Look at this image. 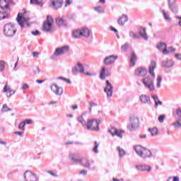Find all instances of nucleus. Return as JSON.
<instances>
[{
	"label": "nucleus",
	"instance_id": "473e14b6",
	"mask_svg": "<svg viewBox=\"0 0 181 181\" xmlns=\"http://www.w3.org/2000/svg\"><path fill=\"white\" fill-rule=\"evenodd\" d=\"M30 4L31 5H37V6H43L44 2L43 0H30Z\"/></svg>",
	"mask_w": 181,
	"mask_h": 181
},
{
	"label": "nucleus",
	"instance_id": "f257e3e1",
	"mask_svg": "<svg viewBox=\"0 0 181 181\" xmlns=\"http://www.w3.org/2000/svg\"><path fill=\"white\" fill-rule=\"evenodd\" d=\"M155 69H156V62L155 61H151L148 71L152 77L147 76L142 79V83L144 84V87L148 88L150 91H153L155 90V85H153V81L155 80V72L153 70H155Z\"/></svg>",
	"mask_w": 181,
	"mask_h": 181
},
{
	"label": "nucleus",
	"instance_id": "338daca9",
	"mask_svg": "<svg viewBox=\"0 0 181 181\" xmlns=\"http://www.w3.org/2000/svg\"><path fill=\"white\" fill-rule=\"evenodd\" d=\"M90 107H97V104L93 101L89 102Z\"/></svg>",
	"mask_w": 181,
	"mask_h": 181
},
{
	"label": "nucleus",
	"instance_id": "a878e982",
	"mask_svg": "<svg viewBox=\"0 0 181 181\" xmlns=\"http://www.w3.org/2000/svg\"><path fill=\"white\" fill-rule=\"evenodd\" d=\"M139 40L140 39H144V40H148V34L146 33V29L141 28L139 31Z\"/></svg>",
	"mask_w": 181,
	"mask_h": 181
},
{
	"label": "nucleus",
	"instance_id": "3c124183",
	"mask_svg": "<svg viewBox=\"0 0 181 181\" xmlns=\"http://www.w3.org/2000/svg\"><path fill=\"white\" fill-rule=\"evenodd\" d=\"M47 172V173H49V175H51V176H52L53 177H57L59 176V175H57V174L54 173L52 170H48Z\"/></svg>",
	"mask_w": 181,
	"mask_h": 181
},
{
	"label": "nucleus",
	"instance_id": "20e7f679",
	"mask_svg": "<svg viewBox=\"0 0 181 181\" xmlns=\"http://www.w3.org/2000/svg\"><path fill=\"white\" fill-rule=\"evenodd\" d=\"M16 27L12 23H6L3 27V34L6 37H13L16 34Z\"/></svg>",
	"mask_w": 181,
	"mask_h": 181
},
{
	"label": "nucleus",
	"instance_id": "a211bd4d",
	"mask_svg": "<svg viewBox=\"0 0 181 181\" xmlns=\"http://www.w3.org/2000/svg\"><path fill=\"white\" fill-rule=\"evenodd\" d=\"M51 90L56 95H62V94H63V88L56 84L51 86Z\"/></svg>",
	"mask_w": 181,
	"mask_h": 181
},
{
	"label": "nucleus",
	"instance_id": "a19ab883",
	"mask_svg": "<svg viewBox=\"0 0 181 181\" xmlns=\"http://www.w3.org/2000/svg\"><path fill=\"white\" fill-rule=\"evenodd\" d=\"M98 146H100V144H98L97 141L94 142V147L93 148V152H94L95 153H98Z\"/></svg>",
	"mask_w": 181,
	"mask_h": 181
},
{
	"label": "nucleus",
	"instance_id": "423d86ee",
	"mask_svg": "<svg viewBox=\"0 0 181 181\" xmlns=\"http://www.w3.org/2000/svg\"><path fill=\"white\" fill-rule=\"evenodd\" d=\"M100 119H92L88 120L86 128L90 131H100Z\"/></svg>",
	"mask_w": 181,
	"mask_h": 181
},
{
	"label": "nucleus",
	"instance_id": "8fccbe9b",
	"mask_svg": "<svg viewBox=\"0 0 181 181\" xmlns=\"http://www.w3.org/2000/svg\"><path fill=\"white\" fill-rule=\"evenodd\" d=\"M23 122H24V124L26 125V124H28V125H30V124H33V121H32V119H25L24 121H23Z\"/></svg>",
	"mask_w": 181,
	"mask_h": 181
},
{
	"label": "nucleus",
	"instance_id": "c756f323",
	"mask_svg": "<svg viewBox=\"0 0 181 181\" xmlns=\"http://www.w3.org/2000/svg\"><path fill=\"white\" fill-rule=\"evenodd\" d=\"M136 54H135V52H132L130 57V66L132 67H134V66H135V63H136Z\"/></svg>",
	"mask_w": 181,
	"mask_h": 181
},
{
	"label": "nucleus",
	"instance_id": "e2e57ef3",
	"mask_svg": "<svg viewBox=\"0 0 181 181\" xmlns=\"http://www.w3.org/2000/svg\"><path fill=\"white\" fill-rule=\"evenodd\" d=\"M175 59H177V60H181V54H175Z\"/></svg>",
	"mask_w": 181,
	"mask_h": 181
},
{
	"label": "nucleus",
	"instance_id": "4be33fe9",
	"mask_svg": "<svg viewBox=\"0 0 181 181\" xmlns=\"http://www.w3.org/2000/svg\"><path fill=\"white\" fill-rule=\"evenodd\" d=\"M140 101L142 104H148V105H152V102H151V97L146 95H141L140 96Z\"/></svg>",
	"mask_w": 181,
	"mask_h": 181
},
{
	"label": "nucleus",
	"instance_id": "f704fd0d",
	"mask_svg": "<svg viewBox=\"0 0 181 181\" xmlns=\"http://www.w3.org/2000/svg\"><path fill=\"white\" fill-rule=\"evenodd\" d=\"M129 36L131 37V39L134 40H139L140 36L138 33H134V31H130L129 33Z\"/></svg>",
	"mask_w": 181,
	"mask_h": 181
},
{
	"label": "nucleus",
	"instance_id": "cd10ccee",
	"mask_svg": "<svg viewBox=\"0 0 181 181\" xmlns=\"http://www.w3.org/2000/svg\"><path fill=\"white\" fill-rule=\"evenodd\" d=\"M119 26H124L127 22H128V16L127 15H122L117 21Z\"/></svg>",
	"mask_w": 181,
	"mask_h": 181
},
{
	"label": "nucleus",
	"instance_id": "680f3d73",
	"mask_svg": "<svg viewBox=\"0 0 181 181\" xmlns=\"http://www.w3.org/2000/svg\"><path fill=\"white\" fill-rule=\"evenodd\" d=\"M28 88H29V86L28 84H26V83H24V84H23L21 90H26Z\"/></svg>",
	"mask_w": 181,
	"mask_h": 181
},
{
	"label": "nucleus",
	"instance_id": "774afa93",
	"mask_svg": "<svg viewBox=\"0 0 181 181\" xmlns=\"http://www.w3.org/2000/svg\"><path fill=\"white\" fill-rule=\"evenodd\" d=\"M42 30H43V32H46V21H44V22H43V24H42Z\"/></svg>",
	"mask_w": 181,
	"mask_h": 181
},
{
	"label": "nucleus",
	"instance_id": "9d476101",
	"mask_svg": "<svg viewBox=\"0 0 181 181\" xmlns=\"http://www.w3.org/2000/svg\"><path fill=\"white\" fill-rule=\"evenodd\" d=\"M54 23V21L53 20V18L50 16H47L46 19V32L52 33L54 31V27H53Z\"/></svg>",
	"mask_w": 181,
	"mask_h": 181
},
{
	"label": "nucleus",
	"instance_id": "de8ad7c7",
	"mask_svg": "<svg viewBox=\"0 0 181 181\" xmlns=\"http://www.w3.org/2000/svg\"><path fill=\"white\" fill-rule=\"evenodd\" d=\"M5 69V62L4 61L0 62V71H4Z\"/></svg>",
	"mask_w": 181,
	"mask_h": 181
},
{
	"label": "nucleus",
	"instance_id": "6e6552de",
	"mask_svg": "<svg viewBox=\"0 0 181 181\" xmlns=\"http://www.w3.org/2000/svg\"><path fill=\"white\" fill-rule=\"evenodd\" d=\"M128 129L130 131H135L139 128V118L135 116L130 117V124L127 126Z\"/></svg>",
	"mask_w": 181,
	"mask_h": 181
},
{
	"label": "nucleus",
	"instance_id": "f03ea898",
	"mask_svg": "<svg viewBox=\"0 0 181 181\" xmlns=\"http://www.w3.org/2000/svg\"><path fill=\"white\" fill-rule=\"evenodd\" d=\"M16 21L21 28H25V26L29 28L32 25L30 18H29V13L25 9H23L21 13H18Z\"/></svg>",
	"mask_w": 181,
	"mask_h": 181
},
{
	"label": "nucleus",
	"instance_id": "c03bdc74",
	"mask_svg": "<svg viewBox=\"0 0 181 181\" xmlns=\"http://www.w3.org/2000/svg\"><path fill=\"white\" fill-rule=\"evenodd\" d=\"M78 121L83 125V127H87V123L82 117L78 118Z\"/></svg>",
	"mask_w": 181,
	"mask_h": 181
},
{
	"label": "nucleus",
	"instance_id": "5701e85b",
	"mask_svg": "<svg viewBox=\"0 0 181 181\" xmlns=\"http://www.w3.org/2000/svg\"><path fill=\"white\" fill-rule=\"evenodd\" d=\"M109 76H111V72L105 69V66H103L100 75L101 80H105V77H108Z\"/></svg>",
	"mask_w": 181,
	"mask_h": 181
},
{
	"label": "nucleus",
	"instance_id": "2f4dec72",
	"mask_svg": "<svg viewBox=\"0 0 181 181\" xmlns=\"http://www.w3.org/2000/svg\"><path fill=\"white\" fill-rule=\"evenodd\" d=\"M0 8H1V9L4 11L6 9V11H9V7L8 6V3L6 2V0H0Z\"/></svg>",
	"mask_w": 181,
	"mask_h": 181
},
{
	"label": "nucleus",
	"instance_id": "dca6fc26",
	"mask_svg": "<svg viewBox=\"0 0 181 181\" xmlns=\"http://www.w3.org/2000/svg\"><path fill=\"white\" fill-rule=\"evenodd\" d=\"M176 115H177V120L175 122L173 125L175 127V128H180L181 127V108L178 107L176 110Z\"/></svg>",
	"mask_w": 181,
	"mask_h": 181
},
{
	"label": "nucleus",
	"instance_id": "e433bc0d",
	"mask_svg": "<svg viewBox=\"0 0 181 181\" xmlns=\"http://www.w3.org/2000/svg\"><path fill=\"white\" fill-rule=\"evenodd\" d=\"M148 132L151 133V136H156V135L158 134V129L156 127L148 129Z\"/></svg>",
	"mask_w": 181,
	"mask_h": 181
},
{
	"label": "nucleus",
	"instance_id": "052dcab7",
	"mask_svg": "<svg viewBox=\"0 0 181 181\" xmlns=\"http://www.w3.org/2000/svg\"><path fill=\"white\" fill-rule=\"evenodd\" d=\"M157 46H168V44H166V42H160L158 43Z\"/></svg>",
	"mask_w": 181,
	"mask_h": 181
},
{
	"label": "nucleus",
	"instance_id": "7c9ffc66",
	"mask_svg": "<svg viewBox=\"0 0 181 181\" xmlns=\"http://www.w3.org/2000/svg\"><path fill=\"white\" fill-rule=\"evenodd\" d=\"M151 98H153V101L155 102L154 108H158V105H163L162 101L159 100V98L157 95H152Z\"/></svg>",
	"mask_w": 181,
	"mask_h": 181
},
{
	"label": "nucleus",
	"instance_id": "c85d7f7f",
	"mask_svg": "<svg viewBox=\"0 0 181 181\" xmlns=\"http://www.w3.org/2000/svg\"><path fill=\"white\" fill-rule=\"evenodd\" d=\"M9 16V10H3L0 11V21L2 19H6Z\"/></svg>",
	"mask_w": 181,
	"mask_h": 181
},
{
	"label": "nucleus",
	"instance_id": "9b49d317",
	"mask_svg": "<svg viewBox=\"0 0 181 181\" xmlns=\"http://www.w3.org/2000/svg\"><path fill=\"white\" fill-rule=\"evenodd\" d=\"M157 49L160 52H162L163 54H169L176 52V49L173 48V47L157 46Z\"/></svg>",
	"mask_w": 181,
	"mask_h": 181
},
{
	"label": "nucleus",
	"instance_id": "09e8293b",
	"mask_svg": "<svg viewBox=\"0 0 181 181\" xmlns=\"http://www.w3.org/2000/svg\"><path fill=\"white\" fill-rule=\"evenodd\" d=\"M25 123L24 122H21L19 125H18V128L19 129H21L22 131H25Z\"/></svg>",
	"mask_w": 181,
	"mask_h": 181
},
{
	"label": "nucleus",
	"instance_id": "49530a36",
	"mask_svg": "<svg viewBox=\"0 0 181 181\" xmlns=\"http://www.w3.org/2000/svg\"><path fill=\"white\" fill-rule=\"evenodd\" d=\"M165 118H166V115H161L158 117V121L159 122L162 123L163 122V121H165Z\"/></svg>",
	"mask_w": 181,
	"mask_h": 181
},
{
	"label": "nucleus",
	"instance_id": "2eb2a0df",
	"mask_svg": "<svg viewBox=\"0 0 181 181\" xmlns=\"http://www.w3.org/2000/svg\"><path fill=\"white\" fill-rule=\"evenodd\" d=\"M118 59V56L117 55H110L106 57L104 60L103 63L104 64H106V66H110V64H113V63H115V61Z\"/></svg>",
	"mask_w": 181,
	"mask_h": 181
},
{
	"label": "nucleus",
	"instance_id": "bb28decb",
	"mask_svg": "<svg viewBox=\"0 0 181 181\" xmlns=\"http://www.w3.org/2000/svg\"><path fill=\"white\" fill-rule=\"evenodd\" d=\"M79 163L81 165V166L86 168V169H90L91 166L90 160H88L87 158L81 159Z\"/></svg>",
	"mask_w": 181,
	"mask_h": 181
},
{
	"label": "nucleus",
	"instance_id": "b1692460",
	"mask_svg": "<svg viewBox=\"0 0 181 181\" xmlns=\"http://www.w3.org/2000/svg\"><path fill=\"white\" fill-rule=\"evenodd\" d=\"M55 21L59 28H67V22H66L64 19L58 17L56 18Z\"/></svg>",
	"mask_w": 181,
	"mask_h": 181
},
{
	"label": "nucleus",
	"instance_id": "412c9836",
	"mask_svg": "<svg viewBox=\"0 0 181 181\" xmlns=\"http://www.w3.org/2000/svg\"><path fill=\"white\" fill-rule=\"evenodd\" d=\"M136 169L139 172H151L152 170V168L146 165H136Z\"/></svg>",
	"mask_w": 181,
	"mask_h": 181
},
{
	"label": "nucleus",
	"instance_id": "69168bd1",
	"mask_svg": "<svg viewBox=\"0 0 181 181\" xmlns=\"http://www.w3.org/2000/svg\"><path fill=\"white\" fill-rule=\"evenodd\" d=\"M14 134L15 135H18V136H22V135H23V132H15Z\"/></svg>",
	"mask_w": 181,
	"mask_h": 181
},
{
	"label": "nucleus",
	"instance_id": "603ef678",
	"mask_svg": "<svg viewBox=\"0 0 181 181\" xmlns=\"http://www.w3.org/2000/svg\"><path fill=\"white\" fill-rule=\"evenodd\" d=\"M73 4V0H66L65 1V7L67 8L69 5H71Z\"/></svg>",
	"mask_w": 181,
	"mask_h": 181
},
{
	"label": "nucleus",
	"instance_id": "0eeeda50",
	"mask_svg": "<svg viewBox=\"0 0 181 181\" xmlns=\"http://www.w3.org/2000/svg\"><path fill=\"white\" fill-rule=\"evenodd\" d=\"M69 49H70L69 46L57 48L54 54L51 57V59H52V60H57V57L62 56V54H64L66 52H69Z\"/></svg>",
	"mask_w": 181,
	"mask_h": 181
},
{
	"label": "nucleus",
	"instance_id": "7ed1b4c3",
	"mask_svg": "<svg viewBox=\"0 0 181 181\" xmlns=\"http://www.w3.org/2000/svg\"><path fill=\"white\" fill-rule=\"evenodd\" d=\"M134 151L138 156L142 158L143 159L152 157V151L145 147H142L141 145L136 146L134 147Z\"/></svg>",
	"mask_w": 181,
	"mask_h": 181
},
{
	"label": "nucleus",
	"instance_id": "37998d69",
	"mask_svg": "<svg viewBox=\"0 0 181 181\" xmlns=\"http://www.w3.org/2000/svg\"><path fill=\"white\" fill-rule=\"evenodd\" d=\"M12 109L9 108L6 104L3 105L1 111L3 112H8V111H11Z\"/></svg>",
	"mask_w": 181,
	"mask_h": 181
},
{
	"label": "nucleus",
	"instance_id": "13d9d810",
	"mask_svg": "<svg viewBox=\"0 0 181 181\" xmlns=\"http://www.w3.org/2000/svg\"><path fill=\"white\" fill-rule=\"evenodd\" d=\"M87 173H88V171L86 170H82L79 172V175H83L84 176H86Z\"/></svg>",
	"mask_w": 181,
	"mask_h": 181
},
{
	"label": "nucleus",
	"instance_id": "0e129e2a",
	"mask_svg": "<svg viewBox=\"0 0 181 181\" xmlns=\"http://www.w3.org/2000/svg\"><path fill=\"white\" fill-rule=\"evenodd\" d=\"M128 49H129V47H128V46H122V50L123 52H127L128 50Z\"/></svg>",
	"mask_w": 181,
	"mask_h": 181
},
{
	"label": "nucleus",
	"instance_id": "79ce46f5",
	"mask_svg": "<svg viewBox=\"0 0 181 181\" xmlns=\"http://www.w3.org/2000/svg\"><path fill=\"white\" fill-rule=\"evenodd\" d=\"M117 128L112 127L110 129H108L107 132L112 135V136H114V134H115L117 131Z\"/></svg>",
	"mask_w": 181,
	"mask_h": 181
},
{
	"label": "nucleus",
	"instance_id": "f3484780",
	"mask_svg": "<svg viewBox=\"0 0 181 181\" xmlns=\"http://www.w3.org/2000/svg\"><path fill=\"white\" fill-rule=\"evenodd\" d=\"M135 74L139 77H145L148 74V69L145 67L137 68L135 71Z\"/></svg>",
	"mask_w": 181,
	"mask_h": 181
},
{
	"label": "nucleus",
	"instance_id": "6e6d98bb",
	"mask_svg": "<svg viewBox=\"0 0 181 181\" xmlns=\"http://www.w3.org/2000/svg\"><path fill=\"white\" fill-rule=\"evenodd\" d=\"M68 19L70 21H74L76 19V14H71L68 16Z\"/></svg>",
	"mask_w": 181,
	"mask_h": 181
},
{
	"label": "nucleus",
	"instance_id": "ea45409f",
	"mask_svg": "<svg viewBox=\"0 0 181 181\" xmlns=\"http://www.w3.org/2000/svg\"><path fill=\"white\" fill-rule=\"evenodd\" d=\"M124 130H118V129L116 130V132L114 134V136H118L119 138H122V134H124Z\"/></svg>",
	"mask_w": 181,
	"mask_h": 181
},
{
	"label": "nucleus",
	"instance_id": "393cba45",
	"mask_svg": "<svg viewBox=\"0 0 181 181\" xmlns=\"http://www.w3.org/2000/svg\"><path fill=\"white\" fill-rule=\"evenodd\" d=\"M4 92L6 93L7 97H12L15 94V90L11 89V87L8 86V82L6 83V85L4 88Z\"/></svg>",
	"mask_w": 181,
	"mask_h": 181
},
{
	"label": "nucleus",
	"instance_id": "39448f33",
	"mask_svg": "<svg viewBox=\"0 0 181 181\" xmlns=\"http://www.w3.org/2000/svg\"><path fill=\"white\" fill-rule=\"evenodd\" d=\"M90 35H91V32L86 28L76 30L73 32L72 36L74 39H79V37H90Z\"/></svg>",
	"mask_w": 181,
	"mask_h": 181
},
{
	"label": "nucleus",
	"instance_id": "72a5a7b5",
	"mask_svg": "<svg viewBox=\"0 0 181 181\" xmlns=\"http://www.w3.org/2000/svg\"><path fill=\"white\" fill-rule=\"evenodd\" d=\"M168 8H170V11H171L173 13H177V12H179V7L177 6V4L168 6Z\"/></svg>",
	"mask_w": 181,
	"mask_h": 181
},
{
	"label": "nucleus",
	"instance_id": "bf43d9fd",
	"mask_svg": "<svg viewBox=\"0 0 181 181\" xmlns=\"http://www.w3.org/2000/svg\"><path fill=\"white\" fill-rule=\"evenodd\" d=\"M40 54V52H33V57H36V58H37V57H39V55Z\"/></svg>",
	"mask_w": 181,
	"mask_h": 181
},
{
	"label": "nucleus",
	"instance_id": "5fc2aeb1",
	"mask_svg": "<svg viewBox=\"0 0 181 181\" xmlns=\"http://www.w3.org/2000/svg\"><path fill=\"white\" fill-rule=\"evenodd\" d=\"M176 5V0H168V6Z\"/></svg>",
	"mask_w": 181,
	"mask_h": 181
},
{
	"label": "nucleus",
	"instance_id": "ddd939ff",
	"mask_svg": "<svg viewBox=\"0 0 181 181\" xmlns=\"http://www.w3.org/2000/svg\"><path fill=\"white\" fill-rule=\"evenodd\" d=\"M84 66H83V64L80 62H78L76 64V65H75L73 68H72V74L74 76H77V74H78V73H84Z\"/></svg>",
	"mask_w": 181,
	"mask_h": 181
},
{
	"label": "nucleus",
	"instance_id": "f8f14e48",
	"mask_svg": "<svg viewBox=\"0 0 181 181\" xmlns=\"http://www.w3.org/2000/svg\"><path fill=\"white\" fill-rule=\"evenodd\" d=\"M64 3V1H63V0H50L49 7L52 8V9L57 11L58 9H60L62 6H63Z\"/></svg>",
	"mask_w": 181,
	"mask_h": 181
},
{
	"label": "nucleus",
	"instance_id": "4468645a",
	"mask_svg": "<svg viewBox=\"0 0 181 181\" xmlns=\"http://www.w3.org/2000/svg\"><path fill=\"white\" fill-rule=\"evenodd\" d=\"M114 89V86L110 82V81H106V86L104 88V92L106 93L107 98H111L112 97V90Z\"/></svg>",
	"mask_w": 181,
	"mask_h": 181
},
{
	"label": "nucleus",
	"instance_id": "aec40b11",
	"mask_svg": "<svg viewBox=\"0 0 181 181\" xmlns=\"http://www.w3.org/2000/svg\"><path fill=\"white\" fill-rule=\"evenodd\" d=\"M69 158L71 162L74 163H79L80 162V155L77 153H70L69 155Z\"/></svg>",
	"mask_w": 181,
	"mask_h": 181
},
{
	"label": "nucleus",
	"instance_id": "c9c22d12",
	"mask_svg": "<svg viewBox=\"0 0 181 181\" xmlns=\"http://www.w3.org/2000/svg\"><path fill=\"white\" fill-rule=\"evenodd\" d=\"M95 12H97L98 13H104V7L101 6H98L93 8Z\"/></svg>",
	"mask_w": 181,
	"mask_h": 181
},
{
	"label": "nucleus",
	"instance_id": "4d7b16f0",
	"mask_svg": "<svg viewBox=\"0 0 181 181\" xmlns=\"http://www.w3.org/2000/svg\"><path fill=\"white\" fill-rule=\"evenodd\" d=\"M31 33L33 35V36H39V35H40V32H39L37 30L35 31H32Z\"/></svg>",
	"mask_w": 181,
	"mask_h": 181
},
{
	"label": "nucleus",
	"instance_id": "a18cd8bd",
	"mask_svg": "<svg viewBox=\"0 0 181 181\" xmlns=\"http://www.w3.org/2000/svg\"><path fill=\"white\" fill-rule=\"evenodd\" d=\"M160 83H162V76H158L157 78V88H160Z\"/></svg>",
	"mask_w": 181,
	"mask_h": 181
},
{
	"label": "nucleus",
	"instance_id": "864d4df0",
	"mask_svg": "<svg viewBox=\"0 0 181 181\" xmlns=\"http://www.w3.org/2000/svg\"><path fill=\"white\" fill-rule=\"evenodd\" d=\"M33 73L34 74H39V73H40V69H39L38 66L34 68Z\"/></svg>",
	"mask_w": 181,
	"mask_h": 181
},
{
	"label": "nucleus",
	"instance_id": "4c0bfd02",
	"mask_svg": "<svg viewBox=\"0 0 181 181\" xmlns=\"http://www.w3.org/2000/svg\"><path fill=\"white\" fill-rule=\"evenodd\" d=\"M161 13L163 14L164 19L166 20L167 22H172V19L168 16V13H166L165 10H161Z\"/></svg>",
	"mask_w": 181,
	"mask_h": 181
},
{
	"label": "nucleus",
	"instance_id": "1a4fd4ad",
	"mask_svg": "<svg viewBox=\"0 0 181 181\" xmlns=\"http://www.w3.org/2000/svg\"><path fill=\"white\" fill-rule=\"evenodd\" d=\"M24 181H37L39 177L32 170H26L23 174Z\"/></svg>",
	"mask_w": 181,
	"mask_h": 181
},
{
	"label": "nucleus",
	"instance_id": "58836bf2",
	"mask_svg": "<svg viewBox=\"0 0 181 181\" xmlns=\"http://www.w3.org/2000/svg\"><path fill=\"white\" fill-rule=\"evenodd\" d=\"M117 151H119V157L122 158V156H125L127 153L124 151V149L121 148V147H117Z\"/></svg>",
	"mask_w": 181,
	"mask_h": 181
},
{
	"label": "nucleus",
	"instance_id": "6ab92c4d",
	"mask_svg": "<svg viewBox=\"0 0 181 181\" xmlns=\"http://www.w3.org/2000/svg\"><path fill=\"white\" fill-rule=\"evenodd\" d=\"M173 64H175L173 60L169 59H166L161 62L162 67L165 69H170V67H173Z\"/></svg>",
	"mask_w": 181,
	"mask_h": 181
}]
</instances>
